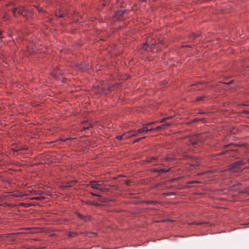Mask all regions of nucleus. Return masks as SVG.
Here are the masks:
<instances>
[{
  "label": "nucleus",
  "instance_id": "obj_1",
  "mask_svg": "<svg viewBox=\"0 0 249 249\" xmlns=\"http://www.w3.org/2000/svg\"><path fill=\"white\" fill-rule=\"evenodd\" d=\"M88 188H91L99 192H105L107 190L106 185L104 184L102 180H91L87 184Z\"/></svg>",
  "mask_w": 249,
  "mask_h": 249
},
{
  "label": "nucleus",
  "instance_id": "obj_2",
  "mask_svg": "<svg viewBox=\"0 0 249 249\" xmlns=\"http://www.w3.org/2000/svg\"><path fill=\"white\" fill-rule=\"evenodd\" d=\"M209 136V133L205 132L202 133H199L191 136L187 139V141H189V145H195L198 141H204L206 138Z\"/></svg>",
  "mask_w": 249,
  "mask_h": 249
},
{
  "label": "nucleus",
  "instance_id": "obj_3",
  "mask_svg": "<svg viewBox=\"0 0 249 249\" xmlns=\"http://www.w3.org/2000/svg\"><path fill=\"white\" fill-rule=\"evenodd\" d=\"M127 13V11L126 10H118L115 15V17H114V18L116 20H123V16L125 15Z\"/></svg>",
  "mask_w": 249,
  "mask_h": 249
},
{
  "label": "nucleus",
  "instance_id": "obj_4",
  "mask_svg": "<svg viewBox=\"0 0 249 249\" xmlns=\"http://www.w3.org/2000/svg\"><path fill=\"white\" fill-rule=\"evenodd\" d=\"M245 163L243 161H237L229 165L228 169L231 170L235 168H239L241 166L245 164Z\"/></svg>",
  "mask_w": 249,
  "mask_h": 249
},
{
  "label": "nucleus",
  "instance_id": "obj_5",
  "mask_svg": "<svg viewBox=\"0 0 249 249\" xmlns=\"http://www.w3.org/2000/svg\"><path fill=\"white\" fill-rule=\"evenodd\" d=\"M75 67L76 69L83 71H87L89 68V66L86 67L85 64L83 63H81L80 64L76 63L75 64Z\"/></svg>",
  "mask_w": 249,
  "mask_h": 249
},
{
  "label": "nucleus",
  "instance_id": "obj_6",
  "mask_svg": "<svg viewBox=\"0 0 249 249\" xmlns=\"http://www.w3.org/2000/svg\"><path fill=\"white\" fill-rule=\"evenodd\" d=\"M25 10L24 9V8L22 7H20L19 8H15L14 10H13V13L14 14V16H16L17 15H21V14H23V12H24ZM25 11H27L28 12H29L28 10H25Z\"/></svg>",
  "mask_w": 249,
  "mask_h": 249
},
{
  "label": "nucleus",
  "instance_id": "obj_7",
  "mask_svg": "<svg viewBox=\"0 0 249 249\" xmlns=\"http://www.w3.org/2000/svg\"><path fill=\"white\" fill-rule=\"evenodd\" d=\"M68 14L67 11H62L61 10L56 11L55 12V15L59 18H64Z\"/></svg>",
  "mask_w": 249,
  "mask_h": 249
},
{
  "label": "nucleus",
  "instance_id": "obj_8",
  "mask_svg": "<svg viewBox=\"0 0 249 249\" xmlns=\"http://www.w3.org/2000/svg\"><path fill=\"white\" fill-rule=\"evenodd\" d=\"M178 158V157H175L171 155H168L165 158L161 159L160 160H161L162 161H170L173 160H176Z\"/></svg>",
  "mask_w": 249,
  "mask_h": 249
},
{
  "label": "nucleus",
  "instance_id": "obj_9",
  "mask_svg": "<svg viewBox=\"0 0 249 249\" xmlns=\"http://www.w3.org/2000/svg\"><path fill=\"white\" fill-rule=\"evenodd\" d=\"M76 214L79 218L83 219L86 222L90 220V217L89 216H84L78 212H76Z\"/></svg>",
  "mask_w": 249,
  "mask_h": 249
},
{
  "label": "nucleus",
  "instance_id": "obj_10",
  "mask_svg": "<svg viewBox=\"0 0 249 249\" xmlns=\"http://www.w3.org/2000/svg\"><path fill=\"white\" fill-rule=\"evenodd\" d=\"M191 161H192V162L190 163V166H198L199 165V160L196 159V158H192V157H190V158Z\"/></svg>",
  "mask_w": 249,
  "mask_h": 249
},
{
  "label": "nucleus",
  "instance_id": "obj_11",
  "mask_svg": "<svg viewBox=\"0 0 249 249\" xmlns=\"http://www.w3.org/2000/svg\"><path fill=\"white\" fill-rule=\"evenodd\" d=\"M147 132H148V128L145 124H144L142 128L137 130V132L139 133H146Z\"/></svg>",
  "mask_w": 249,
  "mask_h": 249
},
{
  "label": "nucleus",
  "instance_id": "obj_12",
  "mask_svg": "<svg viewBox=\"0 0 249 249\" xmlns=\"http://www.w3.org/2000/svg\"><path fill=\"white\" fill-rule=\"evenodd\" d=\"M158 160V159L157 157H153L151 158H148L147 159V162L152 163L154 165L156 164L157 163V160Z\"/></svg>",
  "mask_w": 249,
  "mask_h": 249
},
{
  "label": "nucleus",
  "instance_id": "obj_13",
  "mask_svg": "<svg viewBox=\"0 0 249 249\" xmlns=\"http://www.w3.org/2000/svg\"><path fill=\"white\" fill-rule=\"evenodd\" d=\"M129 133L131 134V137H135L137 135V134L138 133L137 132V130L136 131L135 130H131L130 131H128Z\"/></svg>",
  "mask_w": 249,
  "mask_h": 249
},
{
  "label": "nucleus",
  "instance_id": "obj_14",
  "mask_svg": "<svg viewBox=\"0 0 249 249\" xmlns=\"http://www.w3.org/2000/svg\"><path fill=\"white\" fill-rule=\"evenodd\" d=\"M150 45V42L148 41H147L145 43H144L142 46V48L143 50H147V47Z\"/></svg>",
  "mask_w": 249,
  "mask_h": 249
},
{
  "label": "nucleus",
  "instance_id": "obj_15",
  "mask_svg": "<svg viewBox=\"0 0 249 249\" xmlns=\"http://www.w3.org/2000/svg\"><path fill=\"white\" fill-rule=\"evenodd\" d=\"M172 116H168V117H164V118L162 119V120L160 121V123H164V122H165L166 120L170 119L171 118H172Z\"/></svg>",
  "mask_w": 249,
  "mask_h": 249
},
{
  "label": "nucleus",
  "instance_id": "obj_16",
  "mask_svg": "<svg viewBox=\"0 0 249 249\" xmlns=\"http://www.w3.org/2000/svg\"><path fill=\"white\" fill-rule=\"evenodd\" d=\"M123 136H124V138L125 139H127L130 137H131V134H130V133H129L128 131L127 132L124 133L123 134Z\"/></svg>",
  "mask_w": 249,
  "mask_h": 249
},
{
  "label": "nucleus",
  "instance_id": "obj_17",
  "mask_svg": "<svg viewBox=\"0 0 249 249\" xmlns=\"http://www.w3.org/2000/svg\"><path fill=\"white\" fill-rule=\"evenodd\" d=\"M169 171V169H161L160 170H155L154 171V172H160V173H162V172H168Z\"/></svg>",
  "mask_w": 249,
  "mask_h": 249
},
{
  "label": "nucleus",
  "instance_id": "obj_18",
  "mask_svg": "<svg viewBox=\"0 0 249 249\" xmlns=\"http://www.w3.org/2000/svg\"><path fill=\"white\" fill-rule=\"evenodd\" d=\"M77 235V233L75 232H69L68 233V235L69 237H71Z\"/></svg>",
  "mask_w": 249,
  "mask_h": 249
},
{
  "label": "nucleus",
  "instance_id": "obj_19",
  "mask_svg": "<svg viewBox=\"0 0 249 249\" xmlns=\"http://www.w3.org/2000/svg\"><path fill=\"white\" fill-rule=\"evenodd\" d=\"M34 203H21V204L23 206H25V207H29V206H30L31 205H32V204H33Z\"/></svg>",
  "mask_w": 249,
  "mask_h": 249
},
{
  "label": "nucleus",
  "instance_id": "obj_20",
  "mask_svg": "<svg viewBox=\"0 0 249 249\" xmlns=\"http://www.w3.org/2000/svg\"><path fill=\"white\" fill-rule=\"evenodd\" d=\"M124 138L123 135H118L116 136V138L119 140H122L123 138Z\"/></svg>",
  "mask_w": 249,
  "mask_h": 249
},
{
  "label": "nucleus",
  "instance_id": "obj_21",
  "mask_svg": "<svg viewBox=\"0 0 249 249\" xmlns=\"http://www.w3.org/2000/svg\"><path fill=\"white\" fill-rule=\"evenodd\" d=\"M162 125L164 126H170L171 125V123H165L164 122V123H162Z\"/></svg>",
  "mask_w": 249,
  "mask_h": 249
},
{
  "label": "nucleus",
  "instance_id": "obj_22",
  "mask_svg": "<svg viewBox=\"0 0 249 249\" xmlns=\"http://www.w3.org/2000/svg\"><path fill=\"white\" fill-rule=\"evenodd\" d=\"M163 126L162 125H159L155 128V130H159L162 128Z\"/></svg>",
  "mask_w": 249,
  "mask_h": 249
},
{
  "label": "nucleus",
  "instance_id": "obj_23",
  "mask_svg": "<svg viewBox=\"0 0 249 249\" xmlns=\"http://www.w3.org/2000/svg\"><path fill=\"white\" fill-rule=\"evenodd\" d=\"M87 235H89L90 236H92V235H95V233H94V232H86L85 233Z\"/></svg>",
  "mask_w": 249,
  "mask_h": 249
},
{
  "label": "nucleus",
  "instance_id": "obj_24",
  "mask_svg": "<svg viewBox=\"0 0 249 249\" xmlns=\"http://www.w3.org/2000/svg\"><path fill=\"white\" fill-rule=\"evenodd\" d=\"M165 187V186L163 184L158 185L157 186V187L158 188V189H160V188L162 189L163 188H164Z\"/></svg>",
  "mask_w": 249,
  "mask_h": 249
},
{
  "label": "nucleus",
  "instance_id": "obj_25",
  "mask_svg": "<svg viewBox=\"0 0 249 249\" xmlns=\"http://www.w3.org/2000/svg\"><path fill=\"white\" fill-rule=\"evenodd\" d=\"M205 98V97L204 96H201V97H197V99H196V100L197 101L204 100V99Z\"/></svg>",
  "mask_w": 249,
  "mask_h": 249
},
{
  "label": "nucleus",
  "instance_id": "obj_26",
  "mask_svg": "<svg viewBox=\"0 0 249 249\" xmlns=\"http://www.w3.org/2000/svg\"><path fill=\"white\" fill-rule=\"evenodd\" d=\"M145 138V137H142V138H138V139H137L135 140L134 141V142L135 143V142H139L141 140H142V139H143V138Z\"/></svg>",
  "mask_w": 249,
  "mask_h": 249
},
{
  "label": "nucleus",
  "instance_id": "obj_27",
  "mask_svg": "<svg viewBox=\"0 0 249 249\" xmlns=\"http://www.w3.org/2000/svg\"><path fill=\"white\" fill-rule=\"evenodd\" d=\"M36 7L39 13H41L43 11V10L41 8L38 7L37 6Z\"/></svg>",
  "mask_w": 249,
  "mask_h": 249
},
{
  "label": "nucleus",
  "instance_id": "obj_28",
  "mask_svg": "<svg viewBox=\"0 0 249 249\" xmlns=\"http://www.w3.org/2000/svg\"><path fill=\"white\" fill-rule=\"evenodd\" d=\"M200 183V182L198 181L194 180V181L189 182L188 183Z\"/></svg>",
  "mask_w": 249,
  "mask_h": 249
},
{
  "label": "nucleus",
  "instance_id": "obj_29",
  "mask_svg": "<svg viewBox=\"0 0 249 249\" xmlns=\"http://www.w3.org/2000/svg\"><path fill=\"white\" fill-rule=\"evenodd\" d=\"M57 71L54 72L53 73V76L55 77H57Z\"/></svg>",
  "mask_w": 249,
  "mask_h": 249
},
{
  "label": "nucleus",
  "instance_id": "obj_30",
  "mask_svg": "<svg viewBox=\"0 0 249 249\" xmlns=\"http://www.w3.org/2000/svg\"><path fill=\"white\" fill-rule=\"evenodd\" d=\"M91 194L93 196H99V195H98L97 194L95 193L91 192Z\"/></svg>",
  "mask_w": 249,
  "mask_h": 249
},
{
  "label": "nucleus",
  "instance_id": "obj_31",
  "mask_svg": "<svg viewBox=\"0 0 249 249\" xmlns=\"http://www.w3.org/2000/svg\"><path fill=\"white\" fill-rule=\"evenodd\" d=\"M143 202H151V203H153V202H159L158 201H143Z\"/></svg>",
  "mask_w": 249,
  "mask_h": 249
},
{
  "label": "nucleus",
  "instance_id": "obj_32",
  "mask_svg": "<svg viewBox=\"0 0 249 249\" xmlns=\"http://www.w3.org/2000/svg\"><path fill=\"white\" fill-rule=\"evenodd\" d=\"M203 223H200V222H195V223H194L193 224H196V225H200L201 224H202Z\"/></svg>",
  "mask_w": 249,
  "mask_h": 249
},
{
  "label": "nucleus",
  "instance_id": "obj_33",
  "mask_svg": "<svg viewBox=\"0 0 249 249\" xmlns=\"http://www.w3.org/2000/svg\"><path fill=\"white\" fill-rule=\"evenodd\" d=\"M125 184L127 185H130L129 182L128 180H126L125 181Z\"/></svg>",
  "mask_w": 249,
  "mask_h": 249
},
{
  "label": "nucleus",
  "instance_id": "obj_34",
  "mask_svg": "<svg viewBox=\"0 0 249 249\" xmlns=\"http://www.w3.org/2000/svg\"><path fill=\"white\" fill-rule=\"evenodd\" d=\"M30 192L31 193H36L37 192V191L33 190V189H32L31 191H30Z\"/></svg>",
  "mask_w": 249,
  "mask_h": 249
},
{
  "label": "nucleus",
  "instance_id": "obj_35",
  "mask_svg": "<svg viewBox=\"0 0 249 249\" xmlns=\"http://www.w3.org/2000/svg\"><path fill=\"white\" fill-rule=\"evenodd\" d=\"M154 123V122H151V123H148L147 124H145V125H146V126H147V125H151V124H152Z\"/></svg>",
  "mask_w": 249,
  "mask_h": 249
},
{
  "label": "nucleus",
  "instance_id": "obj_36",
  "mask_svg": "<svg viewBox=\"0 0 249 249\" xmlns=\"http://www.w3.org/2000/svg\"><path fill=\"white\" fill-rule=\"evenodd\" d=\"M108 90L109 91H112V87H108Z\"/></svg>",
  "mask_w": 249,
  "mask_h": 249
},
{
  "label": "nucleus",
  "instance_id": "obj_37",
  "mask_svg": "<svg viewBox=\"0 0 249 249\" xmlns=\"http://www.w3.org/2000/svg\"><path fill=\"white\" fill-rule=\"evenodd\" d=\"M153 130H155V128H150V129H148V131H152Z\"/></svg>",
  "mask_w": 249,
  "mask_h": 249
},
{
  "label": "nucleus",
  "instance_id": "obj_38",
  "mask_svg": "<svg viewBox=\"0 0 249 249\" xmlns=\"http://www.w3.org/2000/svg\"><path fill=\"white\" fill-rule=\"evenodd\" d=\"M182 153L181 154L182 155L183 157H186L187 156L184 154V152L182 151Z\"/></svg>",
  "mask_w": 249,
  "mask_h": 249
},
{
  "label": "nucleus",
  "instance_id": "obj_39",
  "mask_svg": "<svg viewBox=\"0 0 249 249\" xmlns=\"http://www.w3.org/2000/svg\"><path fill=\"white\" fill-rule=\"evenodd\" d=\"M171 193H164L163 195H166V196H168V195H171Z\"/></svg>",
  "mask_w": 249,
  "mask_h": 249
},
{
  "label": "nucleus",
  "instance_id": "obj_40",
  "mask_svg": "<svg viewBox=\"0 0 249 249\" xmlns=\"http://www.w3.org/2000/svg\"><path fill=\"white\" fill-rule=\"evenodd\" d=\"M71 186L70 185H65V186H62L63 188H67V187H70Z\"/></svg>",
  "mask_w": 249,
  "mask_h": 249
},
{
  "label": "nucleus",
  "instance_id": "obj_41",
  "mask_svg": "<svg viewBox=\"0 0 249 249\" xmlns=\"http://www.w3.org/2000/svg\"><path fill=\"white\" fill-rule=\"evenodd\" d=\"M8 206H9L14 207V206H15V205H13V204H12V203H11V204H9L8 205Z\"/></svg>",
  "mask_w": 249,
  "mask_h": 249
},
{
  "label": "nucleus",
  "instance_id": "obj_42",
  "mask_svg": "<svg viewBox=\"0 0 249 249\" xmlns=\"http://www.w3.org/2000/svg\"><path fill=\"white\" fill-rule=\"evenodd\" d=\"M1 34H2V32H1V31H0V38L2 37L1 36Z\"/></svg>",
  "mask_w": 249,
  "mask_h": 249
},
{
  "label": "nucleus",
  "instance_id": "obj_43",
  "mask_svg": "<svg viewBox=\"0 0 249 249\" xmlns=\"http://www.w3.org/2000/svg\"><path fill=\"white\" fill-rule=\"evenodd\" d=\"M38 198H39V197H35V199H38ZM32 199H34V198H32Z\"/></svg>",
  "mask_w": 249,
  "mask_h": 249
},
{
  "label": "nucleus",
  "instance_id": "obj_44",
  "mask_svg": "<svg viewBox=\"0 0 249 249\" xmlns=\"http://www.w3.org/2000/svg\"><path fill=\"white\" fill-rule=\"evenodd\" d=\"M193 36H195V38L197 36V35H195L194 34H193Z\"/></svg>",
  "mask_w": 249,
  "mask_h": 249
},
{
  "label": "nucleus",
  "instance_id": "obj_45",
  "mask_svg": "<svg viewBox=\"0 0 249 249\" xmlns=\"http://www.w3.org/2000/svg\"><path fill=\"white\" fill-rule=\"evenodd\" d=\"M117 178H116V177L113 178V179H117Z\"/></svg>",
  "mask_w": 249,
  "mask_h": 249
},
{
  "label": "nucleus",
  "instance_id": "obj_46",
  "mask_svg": "<svg viewBox=\"0 0 249 249\" xmlns=\"http://www.w3.org/2000/svg\"><path fill=\"white\" fill-rule=\"evenodd\" d=\"M142 1L144 2L146 0H142Z\"/></svg>",
  "mask_w": 249,
  "mask_h": 249
},
{
  "label": "nucleus",
  "instance_id": "obj_47",
  "mask_svg": "<svg viewBox=\"0 0 249 249\" xmlns=\"http://www.w3.org/2000/svg\"><path fill=\"white\" fill-rule=\"evenodd\" d=\"M178 157L179 158H181V156H180L179 155H178Z\"/></svg>",
  "mask_w": 249,
  "mask_h": 249
},
{
  "label": "nucleus",
  "instance_id": "obj_48",
  "mask_svg": "<svg viewBox=\"0 0 249 249\" xmlns=\"http://www.w3.org/2000/svg\"><path fill=\"white\" fill-rule=\"evenodd\" d=\"M248 162H249V159L248 160Z\"/></svg>",
  "mask_w": 249,
  "mask_h": 249
},
{
  "label": "nucleus",
  "instance_id": "obj_49",
  "mask_svg": "<svg viewBox=\"0 0 249 249\" xmlns=\"http://www.w3.org/2000/svg\"><path fill=\"white\" fill-rule=\"evenodd\" d=\"M98 206H100V205H100V204H99V203H98Z\"/></svg>",
  "mask_w": 249,
  "mask_h": 249
}]
</instances>
